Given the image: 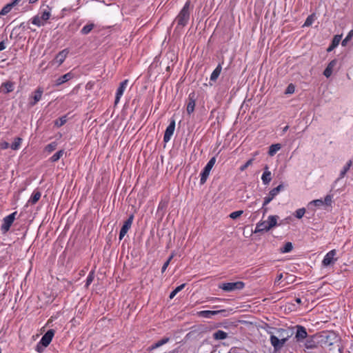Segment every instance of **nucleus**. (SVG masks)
<instances>
[{
    "label": "nucleus",
    "instance_id": "48",
    "mask_svg": "<svg viewBox=\"0 0 353 353\" xmlns=\"http://www.w3.org/2000/svg\"><path fill=\"white\" fill-rule=\"evenodd\" d=\"M294 92V87L292 85V84H290L286 90V93L288 94H292Z\"/></svg>",
    "mask_w": 353,
    "mask_h": 353
},
{
    "label": "nucleus",
    "instance_id": "44",
    "mask_svg": "<svg viewBox=\"0 0 353 353\" xmlns=\"http://www.w3.org/2000/svg\"><path fill=\"white\" fill-rule=\"evenodd\" d=\"M353 36V30H351L348 34L347 35V37L342 41V46H345L347 43V42L351 39V38Z\"/></svg>",
    "mask_w": 353,
    "mask_h": 353
},
{
    "label": "nucleus",
    "instance_id": "62",
    "mask_svg": "<svg viewBox=\"0 0 353 353\" xmlns=\"http://www.w3.org/2000/svg\"><path fill=\"white\" fill-rule=\"evenodd\" d=\"M279 332H285V330H283V329H280V330H279Z\"/></svg>",
    "mask_w": 353,
    "mask_h": 353
},
{
    "label": "nucleus",
    "instance_id": "22",
    "mask_svg": "<svg viewBox=\"0 0 353 353\" xmlns=\"http://www.w3.org/2000/svg\"><path fill=\"white\" fill-rule=\"evenodd\" d=\"M270 341L271 345L274 347V350L278 351L282 348L281 343H280L279 339L277 336H276L274 335H271L270 338Z\"/></svg>",
    "mask_w": 353,
    "mask_h": 353
},
{
    "label": "nucleus",
    "instance_id": "55",
    "mask_svg": "<svg viewBox=\"0 0 353 353\" xmlns=\"http://www.w3.org/2000/svg\"><path fill=\"white\" fill-rule=\"evenodd\" d=\"M282 278H283V274H280L279 275L277 276L275 282H277V281H280Z\"/></svg>",
    "mask_w": 353,
    "mask_h": 353
},
{
    "label": "nucleus",
    "instance_id": "19",
    "mask_svg": "<svg viewBox=\"0 0 353 353\" xmlns=\"http://www.w3.org/2000/svg\"><path fill=\"white\" fill-rule=\"evenodd\" d=\"M169 341H170L169 337H163L161 340H159V341H157L156 343H154V344H152L151 346L148 347V350L152 351L154 349H157V348L162 346L163 345L166 344Z\"/></svg>",
    "mask_w": 353,
    "mask_h": 353
},
{
    "label": "nucleus",
    "instance_id": "56",
    "mask_svg": "<svg viewBox=\"0 0 353 353\" xmlns=\"http://www.w3.org/2000/svg\"><path fill=\"white\" fill-rule=\"evenodd\" d=\"M295 301L298 303V304H301L302 303L301 301V299L300 298H296L295 299Z\"/></svg>",
    "mask_w": 353,
    "mask_h": 353
},
{
    "label": "nucleus",
    "instance_id": "18",
    "mask_svg": "<svg viewBox=\"0 0 353 353\" xmlns=\"http://www.w3.org/2000/svg\"><path fill=\"white\" fill-rule=\"evenodd\" d=\"M336 63H337L336 59H333L332 61H331L327 64L326 68L325 69V70L323 72L324 76H325L327 78H329L332 75V70H333L334 68L336 66Z\"/></svg>",
    "mask_w": 353,
    "mask_h": 353
},
{
    "label": "nucleus",
    "instance_id": "3",
    "mask_svg": "<svg viewBox=\"0 0 353 353\" xmlns=\"http://www.w3.org/2000/svg\"><path fill=\"white\" fill-rule=\"evenodd\" d=\"M50 16V9L48 7V10H43L37 15L33 17L30 21L32 24L41 27L46 23Z\"/></svg>",
    "mask_w": 353,
    "mask_h": 353
},
{
    "label": "nucleus",
    "instance_id": "6",
    "mask_svg": "<svg viewBox=\"0 0 353 353\" xmlns=\"http://www.w3.org/2000/svg\"><path fill=\"white\" fill-rule=\"evenodd\" d=\"M43 93V89L39 87L29 97L28 105L30 107L34 106L41 99Z\"/></svg>",
    "mask_w": 353,
    "mask_h": 353
},
{
    "label": "nucleus",
    "instance_id": "28",
    "mask_svg": "<svg viewBox=\"0 0 353 353\" xmlns=\"http://www.w3.org/2000/svg\"><path fill=\"white\" fill-rule=\"evenodd\" d=\"M94 28V24L93 23H89L83 27V28L81 30V33L83 35H86L89 34Z\"/></svg>",
    "mask_w": 353,
    "mask_h": 353
},
{
    "label": "nucleus",
    "instance_id": "42",
    "mask_svg": "<svg viewBox=\"0 0 353 353\" xmlns=\"http://www.w3.org/2000/svg\"><path fill=\"white\" fill-rule=\"evenodd\" d=\"M243 213V210H238V211H234L232 213H230V214L229 215V216L232 219H237L238 217H239Z\"/></svg>",
    "mask_w": 353,
    "mask_h": 353
},
{
    "label": "nucleus",
    "instance_id": "2",
    "mask_svg": "<svg viewBox=\"0 0 353 353\" xmlns=\"http://www.w3.org/2000/svg\"><path fill=\"white\" fill-rule=\"evenodd\" d=\"M55 334V330L50 329L41 337L40 341L37 344L35 350L39 353H42L45 348L49 345Z\"/></svg>",
    "mask_w": 353,
    "mask_h": 353
},
{
    "label": "nucleus",
    "instance_id": "8",
    "mask_svg": "<svg viewBox=\"0 0 353 353\" xmlns=\"http://www.w3.org/2000/svg\"><path fill=\"white\" fill-rule=\"evenodd\" d=\"M336 250H332L330 252H328L325 256H324L323 261H322V265L324 267H327L331 265H334V263L336 261L337 259L335 258V256L336 255Z\"/></svg>",
    "mask_w": 353,
    "mask_h": 353
},
{
    "label": "nucleus",
    "instance_id": "29",
    "mask_svg": "<svg viewBox=\"0 0 353 353\" xmlns=\"http://www.w3.org/2000/svg\"><path fill=\"white\" fill-rule=\"evenodd\" d=\"M281 149L279 143L272 144L269 148L268 154L271 157L274 156Z\"/></svg>",
    "mask_w": 353,
    "mask_h": 353
},
{
    "label": "nucleus",
    "instance_id": "17",
    "mask_svg": "<svg viewBox=\"0 0 353 353\" xmlns=\"http://www.w3.org/2000/svg\"><path fill=\"white\" fill-rule=\"evenodd\" d=\"M272 174H271V172L269 171V168L267 165H265L264 167V172L262 174V176H261V180L263 181V183L264 185H268L270 183V182L272 180V176H271Z\"/></svg>",
    "mask_w": 353,
    "mask_h": 353
},
{
    "label": "nucleus",
    "instance_id": "36",
    "mask_svg": "<svg viewBox=\"0 0 353 353\" xmlns=\"http://www.w3.org/2000/svg\"><path fill=\"white\" fill-rule=\"evenodd\" d=\"M66 122H67V117L63 116L61 117H59L57 120H55L54 125L57 127H61V126L63 125Z\"/></svg>",
    "mask_w": 353,
    "mask_h": 353
},
{
    "label": "nucleus",
    "instance_id": "41",
    "mask_svg": "<svg viewBox=\"0 0 353 353\" xmlns=\"http://www.w3.org/2000/svg\"><path fill=\"white\" fill-rule=\"evenodd\" d=\"M94 272L93 271H91L87 278H86V282H85V287L88 288L91 283L94 280Z\"/></svg>",
    "mask_w": 353,
    "mask_h": 353
},
{
    "label": "nucleus",
    "instance_id": "13",
    "mask_svg": "<svg viewBox=\"0 0 353 353\" xmlns=\"http://www.w3.org/2000/svg\"><path fill=\"white\" fill-rule=\"evenodd\" d=\"M196 105V94L192 92L188 95V103L187 104V113L190 115L194 111Z\"/></svg>",
    "mask_w": 353,
    "mask_h": 353
},
{
    "label": "nucleus",
    "instance_id": "31",
    "mask_svg": "<svg viewBox=\"0 0 353 353\" xmlns=\"http://www.w3.org/2000/svg\"><path fill=\"white\" fill-rule=\"evenodd\" d=\"M63 150H59L50 158V161L51 162H56L60 159V158L63 155Z\"/></svg>",
    "mask_w": 353,
    "mask_h": 353
},
{
    "label": "nucleus",
    "instance_id": "50",
    "mask_svg": "<svg viewBox=\"0 0 353 353\" xmlns=\"http://www.w3.org/2000/svg\"><path fill=\"white\" fill-rule=\"evenodd\" d=\"M289 337H290V336L288 335L286 337H283V338L279 339L280 343H281V345L282 347H283L285 343L287 342V341L288 340Z\"/></svg>",
    "mask_w": 353,
    "mask_h": 353
},
{
    "label": "nucleus",
    "instance_id": "53",
    "mask_svg": "<svg viewBox=\"0 0 353 353\" xmlns=\"http://www.w3.org/2000/svg\"><path fill=\"white\" fill-rule=\"evenodd\" d=\"M6 48L5 41H2L0 42V52L5 50Z\"/></svg>",
    "mask_w": 353,
    "mask_h": 353
},
{
    "label": "nucleus",
    "instance_id": "9",
    "mask_svg": "<svg viewBox=\"0 0 353 353\" xmlns=\"http://www.w3.org/2000/svg\"><path fill=\"white\" fill-rule=\"evenodd\" d=\"M134 214H131L128 219L124 222L123 226L121 228L120 232H119V240L123 239V238L125 236V235L127 234L128 230L131 228L133 220H134Z\"/></svg>",
    "mask_w": 353,
    "mask_h": 353
},
{
    "label": "nucleus",
    "instance_id": "21",
    "mask_svg": "<svg viewBox=\"0 0 353 353\" xmlns=\"http://www.w3.org/2000/svg\"><path fill=\"white\" fill-rule=\"evenodd\" d=\"M270 230L268 228V224L266 221H261L256 224L254 230V233L267 232Z\"/></svg>",
    "mask_w": 353,
    "mask_h": 353
},
{
    "label": "nucleus",
    "instance_id": "30",
    "mask_svg": "<svg viewBox=\"0 0 353 353\" xmlns=\"http://www.w3.org/2000/svg\"><path fill=\"white\" fill-rule=\"evenodd\" d=\"M15 6L14 4H13L12 2L10 3H8L6 4L2 9L0 11V15H6L7 14L8 12H10V10H12V8Z\"/></svg>",
    "mask_w": 353,
    "mask_h": 353
},
{
    "label": "nucleus",
    "instance_id": "54",
    "mask_svg": "<svg viewBox=\"0 0 353 353\" xmlns=\"http://www.w3.org/2000/svg\"><path fill=\"white\" fill-rule=\"evenodd\" d=\"M274 188L279 193L281 190H283L284 187H283V184H280L276 188Z\"/></svg>",
    "mask_w": 353,
    "mask_h": 353
},
{
    "label": "nucleus",
    "instance_id": "1",
    "mask_svg": "<svg viewBox=\"0 0 353 353\" xmlns=\"http://www.w3.org/2000/svg\"><path fill=\"white\" fill-rule=\"evenodd\" d=\"M190 1H187L183 6V8L181 10L176 17L175 18L174 21L177 23L176 28H183L185 26L190 19Z\"/></svg>",
    "mask_w": 353,
    "mask_h": 353
},
{
    "label": "nucleus",
    "instance_id": "10",
    "mask_svg": "<svg viewBox=\"0 0 353 353\" xmlns=\"http://www.w3.org/2000/svg\"><path fill=\"white\" fill-rule=\"evenodd\" d=\"M174 129H175V120L174 119H172L170 121V124L166 128L165 133H164L163 141L165 143H168V141H170L172 136L174 134Z\"/></svg>",
    "mask_w": 353,
    "mask_h": 353
},
{
    "label": "nucleus",
    "instance_id": "38",
    "mask_svg": "<svg viewBox=\"0 0 353 353\" xmlns=\"http://www.w3.org/2000/svg\"><path fill=\"white\" fill-rule=\"evenodd\" d=\"M332 199H333V195H332V194L326 195L323 200V205H325L329 207H332V203H333Z\"/></svg>",
    "mask_w": 353,
    "mask_h": 353
},
{
    "label": "nucleus",
    "instance_id": "60",
    "mask_svg": "<svg viewBox=\"0 0 353 353\" xmlns=\"http://www.w3.org/2000/svg\"><path fill=\"white\" fill-rule=\"evenodd\" d=\"M174 257V254H172L168 259L167 261H169V263H170L171 260L172 259V258Z\"/></svg>",
    "mask_w": 353,
    "mask_h": 353
},
{
    "label": "nucleus",
    "instance_id": "16",
    "mask_svg": "<svg viewBox=\"0 0 353 353\" xmlns=\"http://www.w3.org/2000/svg\"><path fill=\"white\" fill-rule=\"evenodd\" d=\"M69 53V50L65 48L59 52L55 57L54 61L57 63L59 65H60L65 59L68 54Z\"/></svg>",
    "mask_w": 353,
    "mask_h": 353
},
{
    "label": "nucleus",
    "instance_id": "34",
    "mask_svg": "<svg viewBox=\"0 0 353 353\" xmlns=\"http://www.w3.org/2000/svg\"><path fill=\"white\" fill-rule=\"evenodd\" d=\"M352 164V162L350 161L343 168V170L340 172L339 177L336 179V182L339 181L340 179H342L344 177L347 172L349 170L350 167Z\"/></svg>",
    "mask_w": 353,
    "mask_h": 353
},
{
    "label": "nucleus",
    "instance_id": "57",
    "mask_svg": "<svg viewBox=\"0 0 353 353\" xmlns=\"http://www.w3.org/2000/svg\"><path fill=\"white\" fill-rule=\"evenodd\" d=\"M262 209H263V214H265V213L267 212V211H268V208H265V207H263H263H262Z\"/></svg>",
    "mask_w": 353,
    "mask_h": 353
},
{
    "label": "nucleus",
    "instance_id": "26",
    "mask_svg": "<svg viewBox=\"0 0 353 353\" xmlns=\"http://www.w3.org/2000/svg\"><path fill=\"white\" fill-rule=\"evenodd\" d=\"M228 337V333L219 330L213 334V338L215 340H223Z\"/></svg>",
    "mask_w": 353,
    "mask_h": 353
},
{
    "label": "nucleus",
    "instance_id": "40",
    "mask_svg": "<svg viewBox=\"0 0 353 353\" xmlns=\"http://www.w3.org/2000/svg\"><path fill=\"white\" fill-rule=\"evenodd\" d=\"M305 213V209L304 208H299L295 211L294 216L297 219H300L304 216Z\"/></svg>",
    "mask_w": 353,
    "mask_h": 353
},
{
    "label": "nucleus",
    "instance_id": "27",
    "mask_svg": "<svg viewBox=\"0 0 353 353\" xmlns=\"http://www.w3.org/2000/svg\"><path fill=\"white\" fill-rule=\"evenodd\" d=\"M279 216L276 215H270L268 219V228L270 230L277 225V219Z\"/></svg>",
    "mask_w": 353,
    "mask_h": 353
},
{
    "label": "nucleus",
    "instance_id": "39",
    "mask_svg": "<svg viewBox=\"0 0 353 353\" xmlns=\"http://www.w3.org/2000/svg\"><path fill=\"white\" fill-rule=\"evenodd\" d=\"M57 142L54 141V142H52V143L48 144L46 146L45 150L48 152H52L57 148Z\"/></svg>",
    "mask_w": 353,
    "mask_h": 353
},
{
    "label": "nucleus",
    "instance_id": "35",
    "mask_svg": "<svg viewBox=\"0 0 353 353\" xmlns=\"http://www.w3.org/2000/svg\"><path fill=\"white\" fill-rule=\"evenodd\" d=\"M185 286V283H183L180 285H179L178 287H176L170 294L169 296V298L170 299H172L175 296L176 294L179 292L181 290H182L184 287Z\"/></svg>",
    "mask_w": 353,
    "mask_h": 353
},
{
    "label": "nucleus",
    "instance_id": "33",
    "mask_svg": "<svg viewBox=\"0 0 353 353\" xmlns=\"http://www.w3.org/2000/svg\"><path fill=\"white\" fill-rule=\"evenodd\" d=\"M293 245L291 242H287L283 248L280 249L281 253H288L292 250Z\"/></svg>",
    "mask_w": 353,
    "mask_h": 353
},
{
    "label": "nucleus",
    "instance_id": "37",
    "mask_svg": "<svg viewBox=\"0 0 353 353\" xmlns=\"http://www.w3.org/2000/svg\"><path fill=\"white\" fill-rule=\"evenodd\" d=\"M304 345L306 349H314L316 347V343L312 339H307Z\"/></svg>",
    "mask_w": 353,
    "mask_h": 353
},
{
    "label": "nucleus",
    "instance_id": "59",
    "mask_svg": "<svg viewBox=\"0 0 353 353\" xmlns=\"http://www.w3.org/2000/svg\"><path fill=\"white\" fill-rule=\"evenodd\" d=\"M288 128H289V126H288V125L285 126V127L283 128V132H287V130H288Z\"/></svg>",
    "mask_w": 353,
    "mask_h": 353
},
{
    "label": "nucleus",
    "instance_id": "20",
    "mask_svg": "<svg viewBox=\"0 0 353 353\" xmlns=\"http://www.w3.org/2000/svg\"><path fill=\"white\" fill-rule=\"evenodd\" d=\"M72 77H73V74L71 72H68V73L65 74L64 75L59 77L56 80V85H60L67 82L68 81L71 79Z\"/></svg>",
    "mask_w": 353,
    "mask_h": 353
},
{
    "label": "nucleus",
    "instance_id": "25",
    "mask_svg": "<svg viewBox=\"0 0 353 353\" xmlns=\"http://www.w3.org/2000/svg\"><path fill=\"white\" fill-rule=\"evenodd\" d=\"M41 196V194L39 191L34 190L33 192V193L32 194L28 203H30L31 205H34L40 199Z\"/></svg>",
    "mask_w": 353,
    "mask_h": 353
},
{
    "label": "nucleus",
    "instance_id": "47",
    "mask_svg": "<svg viewBox=\"0 0 353 353\" xmlns=\"http://www.w3.org/2000/svg\"><path fill=\"white\" fill-rule=\"evenodd\" d=\"M273 199L271 198V196L268 194V196H265L264 198V201H263V207H265L266 205H268Z\"/></svg>",
    "mask_w": 353,
    "mask_h": 353
},
{
    "label": "nucleus",
    "instance_id": "46",
    "mask_svg": "<svg viewBox=\"0 0 353 353\" xmlns=\"http://www.w3.org/2000/svg\"><path fill=\"white\" fill-rule=\"evenodd\" d=\"M314 204L315 206L320 207L323 205V201L322 199H315L310 203Z\"/></svg>",
    "mask_w": 353,
    "mask_h": 353
},
{
    "label": "nucleus",
    "instance_id": "51",
    "mask_svg": "<svg viewBox=\"0 0 353 353\" xmlns=\"http://www.w3.org/2000/svg\"><path fill=\"white\" fill-rule=\"evenodd\" d=\"M169 264H170L169 263V261H166L164 263V264H163V267L161 268V272L162 273H163L166 270V269H167L168 266L169 265Z\"/></svg>",
    "mask_w": 353,
    "mask_h": 353
},
{
    "label": "nucleus",
    "instance_id": "11",
    "mask_svg": "<svg viewBox=\"0 0 353 353\" xmlns=\"http://www.w3.org/2000/svg\"><path fill=\"white\" fill-rule=\"evenodd\" d=\"M227 311L225 310H202L200 311L198 314L199 316L210 319L214 315H216L218 314H223L224 316H226Z\"/></svg>",
    "mask_w": 353,
    "mask_h": 353
},
{
    "label": "nucleus",
    "instance_id": "7",
    "mask_svg": "<svg viewBox=\"0 0 353 353\" xmlns=\"http://www.w3.org/2000/svg\"><path fill=\"white\" fill-rule=\"evenodd\" d=\"M17 212H14L12 214L3 218V223L1 226V230L3 232V233L7 232L10 230V226L12 225L14 221L15 215L17 214Z\"/></svg>",
    "mask_w": 353,
    "mask_h": 353
},
{
    "label": "nucleus",
    "instance_id": "4",
    "mask_svg": "<svg viewBox=\"0 0 353 353\" xmlns=\"http://www.w3.org/2000/svg\"><path fill=\"white\" fill-rule=\"evenodd\" d=\"M215 163H216V157H213L210 159V161L208 162V163L206 164V165L205 166V168L201 172L200 183L201 185H203L206 182L209 175H210V171H211L212 168H213L214 165L215 164Z\"/></svg>",
    "mask_w": 353,
    "mask_h": 353
},
{
    "label": "nucleus",
    "instance_id": "49",
    "mask_svg": "<svg viewBox=\"0 0 353 353\" xmlns=\"http://www.w3.org/2000/svg\"><path fill=\"white\" fill-rule=\"evenodd\" d=\"M279 194V192L275 190V188H273L272 190H271L269 192V195L271 196V198L274 199L277 194Z\"/></svg>",
    "mask_w": 353,
    "mask_h": 353
},
{
    "label": "nucleus",
    "instance_id": "12",
    "mask_svg": "<svg viewBox=\"0 0 353 353\" xmlns=\"http://www.w3.org/2000/svg\"><path fill=\"white\" fill-rule=\"evenodd\" d=\"M128 80L125 79L121 82L119 88L117 90L116 95H115V100H114V104L117 105L122 95L123 94V92L128 85Z\"/></svg>",
    "mask_w": 353,
    "mask_h": 353
},
{
    "label": "nucleus",
    "instance_id": "5",
    "mask_svg": "<svg viewBox=\"0 0 353 353\" xmlns=\"http://www.w3.org/2000/svg\"><path fill=\"white\" fill-rule=\"evenodd\" d=\"M245 287V283L242 281L234 283H225L219 285V288L225 292H232L236 290H242Z\"/></svg>",
    "mask_w": 353,
    "mask_h": 353
},
{
    "label": "nucleus",
    "instance_id": "24",
    "mask_svg": "<svg viewBox=\"0 0 353 353\" xmlns=\"http://www.w3.org/2000/svg\"><path fill=\"white\" fill-rule=\"evenodd\" d=\"M222 70V66L221 64L219 63L216 68L214 70V71L212 72L210 75V81H216L220 75Z\"/></svg>",
    "mask_w": 353,
    "mask_h": 353
},
{
    "label": "nucleus",
    "instance_id": "45",
    "mask_svg": "<svg viewBox=\"0 0 353 353\" xmlns=\"http://www.w3.org/2000/svg\"><path fill=\"white\" fill-rule=\"evenodd\" d=\"M313 21H314L313 17L312 15L308 16L304 23V26H311L313 23Z\"/></svg>",
    "mask_w": 353,
    "mask_h": 353
},
{
    "label": "nucleus",
    "instance_id": "15",
    "mask_svg": "<svg viewBox=\"0 0 353 353\" xmlns=\"http://www.w3.org/2000/svg\"><path fill=\"white\" fill-rule=\"evenodd\" d=\"M14 85L15 83L10 81L3 82L0 86V92L8 94L14 90Z\"/></svg>",
    "mask_w": 353,
    "mask_h": 353
},
{
    "label": "nucleus",
    "instance_id": "61",
    "mask_svg": "<svg viewBox=\"0 0 353 353\" xmlns=\"http://www.w3.org/2000/svg\"><path fill=\"white\" fill-rule=\"evenodd\" d=\"M176 352H177V349L170 351L169 353H176Z\"/></svg>",
    "mask_w": 353,
    "mask_h": 353
},
{
    "label": "nucleus",
    "instance_id": "23",
    "mask_svg": "<svg viewBox=\"0 0 353 353\" xmlns=\"http://www.w3.org/2000/svg\"><path fill=\"white\" fill-rule=\"evenodd\" d=\"M341 40V35H335L332 41L331 45L327 49V52H331L339 44Z\"/></svg>",
    "mask_w": 353,
    "mask_h": 353
},
{
    "label": "nucleus",
    "instance_id": "52",
    "mask_svg": "<svg viewBox=\"0 0 353 353\" xmlns=\"http://www.w3.org/2000/svg\"><path fill=\"white\" fill-rule=\"evenodd\" d=\"M9 146H10V145H9V143L8 142L4 141V142L1 143V149H3V150L7 149V148H9Z\"/></svg>",
    "mask_w": 353,
    "mask_h": 353
},
{
    "label": "nucleus",
    "instance_id": "58",
    "mask_svg": "<svg viewBox=\"0 0 353 353\" xmlns=\"http://www.w3.org/2000/svg\"><path fill=\"white\" fill-rule=\"evenodd\" d=\"M21 0H13L12 2L13 3V4H14L16 6V5H17L19 3V2Z\"/></svg>",
    "mask_w": 353,
    "mask_h": 353
},
{
    "label": "nucleus",
    "instance_id": "43",
    "mask_svg": "<svg viewBox=\"0 0 353 353\" xmlns=\"http://www.w3.org/2000/svg\"><path fill=\"white\" fill-rule=\"evenodd\" d=\"M253 161V159H249L244 165L240 167V170L244 171L245 169H247L250 165L252 164Z\"/></svg>",
    "mask_w": 353,
    "mask_h": 353
},
{
    "label": "nucleus",
    "instance_id": "14",
    "mask_svg": "<svg viewBox=\"0 0 353 353\" xmlns=\"http://www.w3.org/2000/svg\"><path fill=\"white\" fill-rule=\"evenodd\" d=\"M296 332L295 334V339H296V341L300 342L307 338V332L306 331V329L303 326L296 325Z\"/></svg>",
    "mask_w": 353,
    "mask_h": 353
},
{
    "label": "nucleus",
    "instance_id": "32",
    "mask_svg": "<svg viewBox=\"0 0 353 353\" xmlns=\"http://www.w3.org/2000/svg\"><path fill=\"white\" fill-rule=\"evenodd\" d=\"M21 142H22V139L20 138V137H16L13 141V143H12V145H10V148L14 150H19V148H20V145L21 144Z\"/></svg>",
    "mask_w": 353,
    "mask_h": 353
}]
</instances>
